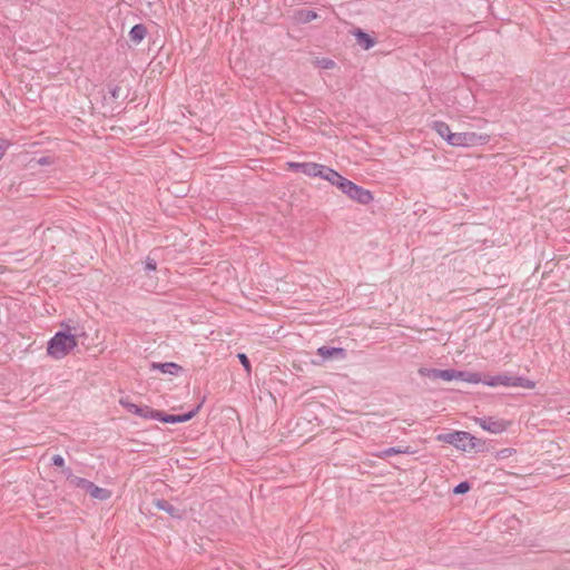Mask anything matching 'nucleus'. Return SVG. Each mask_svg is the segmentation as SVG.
I'll return each instance as SVG.
<instances>
[{"instance_id": "1", "label": "nucleus", "mask_w": 570, "mask_h": 570, "mask_svg": "<svg viewBox=\"0 0 570 570\" xmlns=\"http://www.w3.org/2000/svg\"><path fill=\"white\" fill-rule=\"evenodd\" d=\"M78 334L57 332L48 342L47 353L56 360L63 358L77 346Z\"/></svg>"}, {"instance_id": "2", "label": "nucleus", "mask_w": 570, "mask_h": 570, "mask_svg": "<svg viewBox=\"0 0 570 570\" xmlns=\"http://www.w3.org/2000/svg\"><path fill=\"white\" fill-rule=\"evenodd\" d=\"M483 384L488 386H514V387H523L528 390H532L535 387V382L522 376H512L508 374H498V375H484Z\"/></svg>"}, {"instance_id": "3", "label": "nucleus", "mask_w": 570, "mask_h": 570, "mask_svg": "<svg viewBox=\"0 0 570 570\" xmlns=\"http://www.w3.org/2000/svg\"><path fill=\"white\" fill-rule=\"evenodd\" d=\"M438 441L448 443L461 451H468L469 444L475 436L465 431H453L449 433L439 434Z\"/></svg>"}, {"instance_id": "4", "label": "nucleus", "mask_w": 570, "mask_h": 570, "mask_svg": "<svg viewBox=\"0 0 570 570\" xmlns=\"http://www.w3.org/2000/svg\"><path fill=\"white\" fill-rule=\"evenodd\" d=\"M288 167L291 170L296 173H302L308 177H320L323 179L325 176V170H327V166L317 164V163H288Z\"/></svg>"}, {"instance_id": "5", "label": "nucleus", "mask_w": 570, "mask_h": 570, "mask_svg": "<svg viewBox=\"0 0 570 570\" xmlns=\"http://www.w3.org/2000/svg\"><path fill=\"white\" fill-rule=\"evenodd\" d=\"M474 420L484 431L493 434H500L504 432L510 424L509 422L502 419H497L494 416L475 417Z\"/></svg>"}, {"instance_id": "6", "label": "nucleus", "mask_w": 570, "mask_h": 570, "mask_svg": "<svg viewBox=\"0 0 570 570\" xmlns=\"http://www.w3.org/2000/svg\"><path fill=\"white\" fill-rule=\"evenodd\" d=\"M343 194L361 205H367L373 200V195L368 189H365L353 181H351Z\"/></svg>"}, {"instance_id": "7", "label": "nucleus", "mask_w": 570, "mask_h": 570, "mask_svg": "<svg viewBox=\"0 0 570 570\" xmlns=\"http://www.w3.org/2000/svg\"><path fill=\"white\" fill-rule=\"evenodd\" d=\"M200 406L202 404H198L196 407L184 414H167L164 411L158 410V415L156 416V420L163 423L170 424L184 423L191 420L198 413Z\"/></svg>"}, {"instance_id": "8", "label": "nucleus", "mask_w": 570, "mask_h": 570, "mask_svg": "<svg viewBox=\"0 0 570 570\" xmlns=\"http://www.w3.org/2000/svg\"><path fill=\"white\" fill-rule=\"evenodd\" d=\"M120 403L132 414H136L146 420H156L158 410L151 409L148 405H137L130 402L120 401Z\"/></svg>"}, {"instance_id": "9", "label": "nucleus", "mask_w": 570, "mask_h": 570, "mask_svg": "<svg viewBox=\"0 0 570 570\" xmlns=\"http://www.w3.org/2000/svg\"><path fill=\"white\" fill-rule=\"evenodd\" d=\"M419 374L421 376H425L432 380H443V381H452L454 380V370L453 368H446V370H439V368H428V367H420Z\"/></svg>"}, {"instance_id": "10", "label": "nucleus", "mask_w": 570, "mask_h": 570, "mask_svg": "<svg viewBox=\"0 0 570 570\" xmlns=\"http://www.w3.org/2000/svg\"><path fill=\"white\" fill-rule=\"evenodd\" d=\"M323 179L327 180L333 186H336L342 193H344V190L351 184L350 179L343 177L341 174H338L336 170L330 167L327 168V170H325V176L323 177Z\"/></svg>"}, {"instance_id": "11", "label": "nucleus", "mask_w": 570, "mask_h": 570, "mask_svg": "<svg viewBox=\"0 0 570 570\" xmlns=\"http://www.w3.org/2000/svg\"><path fill=\"white\" fill-rule=\"evenodd\" d=\"M479 136L475 132H455L451 138V146H472L478 142Z\"/></svg>"}, {"instance_id": "12", "label": "nucleus", "mask_w": 570, "mask_h": 570, "mask_svg": "<svg viewBox=\"0 0 570 570\" xmlns=\"http://www.w3.org/2000/svg\"><path fill=\"white\" fill-rule=\"evenodd\" d=\"M150 371H160L164 374L169 375H178L180 372H183V367L174 362H166V363H157L153 362L150 364Z\"/></svg>"}, {"instance_id": "13", "label": "nucleus", "mask_w": 570, "mask_h": 570, "mask_svg": "<svg viewBox=\"0 0 570 570\" xmlns=\"http://www.w3.org/2000/svg\"><path fill=\"white\" fill-rule=\"evenodd\" d=\"M153 504L157 509L168 513L174 519H181L183 518V514H184L183 511L180 509L176 508L175 505H173L171 503H169L165 499H155L153 501Z\"/></svg>"}, {"instance_id": "14", "label": "nucleus", "mask_w": 570, "mask_h": 570, "mask_svg": "<svg viewBox=\"0 0 570 570\" xmlns=\"http://www.w3.org/2000/svg\"><path fill=\"white\" fill-rule=\"evenodd\" d=\"M454 380H460L462 382L472 384L483 383V376L481 373L469 371L454 370Z\"/></svg>"}, {"instance_id": "15", "label": "nucleus", "mask_w": 570, "mask_h": 570, "mask_svg": "<svg viewBox=\"0 0 570 570\" xmlns=\"http://www.w3.org/2000/svg\"><path fill=\"white\" fill-rule=\"evenodd\" d=\"M317 355L322 356L324 360L328 358H343L346 355V352L342 347H332V346H321L317 348Z\"/></svg>"}, {"instance_id": "16", "label": "nucleus", "mask_w": 570, "mask_h": 570, "mask_svg": "<svg viewBox=\"0 0 570 570\" xmlns=\"http://www.w3.org/2000/svg\"><path fill=\"white\" fill-rule=\"evenodd\" d=\"M354 36L356 38L357 43L364 49L368 50L376 43L375 39L370 36L367 32L362 29H356L354 31Z\"/></svg>"}, {"instance_id": "17", "label": "nucleus", "mask_w": 570, "mask_h": 570, "mask_svg": "<svg viewBox=\"0 0 570 570\" xmlns=\"http://www.w3.org/2000/svg\"><path fill=\"white\" fill-rule=\"evenodd\" d=\"M147 35V27L142 23L135 24L129 31V39L135 45H139Z\"/></svg>"}, {"instance_id": "18", "label": "nucleus", "mask_w": 570, "mask_h": 570, "mask_svg": "<svg viewBox=\"0 0 570 570\" xmlns=\"http://www.w3.org/2000/svg\"><path fill=\"white\" fill-rule=\"evenodd\" d=\"M432 128L443 138L448 141V144H451V138L453 137V134L449 127V125L444 121H434L432 125Z\"/></svg>"}, {"instance_id": "19", "label": "nucleus", "mask_w": 570, "mask_h": 570, "mask_svg": "<svg viewBox=\"0 0 570 570\" xmlns=\"http://www.w3.org/2000/svg\"><path fill=\"white\" fill-rule=\"evenodd\" d=\"M88 493L90 494L91 498L100 500V501H106L111 497L110 490L105 489V488H99L94 482H92Z\"/></svg>"}, {"instance_id": "20", "label": "nucleus", "mask_w": 570, "mask_h": 570, "mask_svg": "<svg viewBox=\"0 0 570 570\" xmlns=\"http://www.w3.org/2000/svg\"><path fill=\"white\" fill-rule=\"evenodd\" d=\"M317 18H318V13L314 10L305 9V10L298 11V13H297V20L301 23H308Z\"/></svg>"}, {"instance_id": "21", "label": "nucleus", "mask_w": 570, "mask_h": 570, "mask_svg": "<svg viewBox=\"0 0 570 570\" xmlns=\"http://www.w3.org/2000/svg\"><path fill=\"white\" fill-rule=\"evenodd\" d=\"M402 453H413V451L410 450V446H405V448L392 446V448H387V449L383 450L381 456L387 458V456H391L394 454H402Z\"/></svg>"}, {"instance_id": "22", "label": "nucleus", "mask_w": 570, "mask_h": 570, "mask_svg": "<svg viewBox=\"0 0 570 570\" xmlns=\"http://www.w3.org/2000/svg\"><path fill=\"white\" fill-rule=\"evenodd\" d=\"M91 484H92L91 481H89V480H87L85 478H80V476H76L75 479H71V483H70V485H72L75 488L82 489L86 492L89 491Z\"/></svg>"}, {"instance_id": "23", "label": "nucleus", "mask_w": 570, "mask_h": 570, "mask_svg": "<svg viewBox=\"0 0 570 570\" xmlns=\"http://www.w3.org/2000/svg\"><path fill=\"white\" fill-rule=\"evenodd\" d=\"M315 65L322 69H333L335 67V62L330 58H317Z\"/></svg>"}, {"instance_id": "24", "label": "nucleus", "mask_w": 570, "mask_h": 570, "mask_svg": "<svg viewBox=\"0 0 570 570\" xmlns=\"http://www.w3.org/2000/svg\"><path fill=\"white\" fill-rule=\"evenodd\" d=\"M471 489V484L469 481H462L458 485L454 487L453 493L454 494H464L469 492Z\"/></svg>"}, {"instance_id": "25", "label": "nucleus", "mask_w": 570, "mask_h": 570, "mask_svg": "<svg viewBox=\"0 0 570 570\" xmlns=\"http://www.w3.org/2000/svg\"><path fill=\"white\" fill-rule=\"evenodd\" d=\"M485 448V441L475 438V440H472L469 444V450H475L476 452L484 451Z\"/></svg>"}, {"instance_id": "26", "label": "nucleus", "mask_w": 570, "mask_h": 570, "mask_svg": "<svg viewBox=\"0 0 570 570\" xmlns=\"http://www.w3.org/2000/svg\"><path fill=\"white\" fill-rule=\"evenodd\" d=\"M237 357L240 362V364L243 365V367L245 368V371L247 373H250L252 371V365H250V361L249 358L247 357V355L245 353H238L237 354Z\"/></svg>"}, {"instance_id": "27", "label": "nucleus", "mask_w": 570, "mask_h": 570, "mask_svg": "<svg viewBox=\"0 0 570 570\" xmlns=\"http://www.w3.org/2000/svg\"><path fill=\"white\" fill-rule=\"evenodd\" d=\"M109 94L112 99H118L121 95V88L118 85H108Z\"/></svg>"}, {"instance_id": "28", "label": "nucleus", "mask_w": 570, "mask_h": 570, "mask_svg": "<svg viewBox=\"0 0 570 570\" xmlns=\"http://www.w3.org/2000/svg\"><path fill=\"white\" fill-rule=\"evenodd\" d=\"M514 452H515L514 449L505 448V449L500 450L497 453V456L500 458V459H507V458L511 456L512 453H514Z\"/></svg>"}, {"instance_id": "29", "label": "nucleus", "mask_w": 570, "mask_h": 570, "mask_svg": "<svg viewBox=\"0 0 570 570\" xmlns=\"http://www.w3.org/2000/svg\"><path fill=\"white\" fill-rule=\"evenodd\" d=\"M51 463L55 466L63 468L65 466V459L60 454H55L51 458Z\"/></svg>"}, {"instance_id": "30", "label": "nucleus", "mask_w": 570, "mask_h": 570, "mask_svg": "<svg viewBox=\"0 0 570 570\" xmlns=\"http://www.w3.org/2000/svg\"><path fill=\"white\" fill-rule=\"evenodd\" d=\"M145 268L147 271H156V268H157L156 259H154V258L148 256L147 259H146V263H145Z\"/></svg>"}, {"instance_id": "31", "label": "nucleus", "mask_w": 570, "mask_h": 570, "mask_svg": "<svg viewBox=\"0 0 570 570\" xmlns=\"http://www.w3.org/2000/svg\"><path fill=\"white\" fill-rule=\"evenodd\" d=\"M62 473L65 474V476H66V479H67V481H68L69 483H71V479H75V478L77 476V475H75V474L72 473V470H71L70 468H65V466H63V469H62Z\"/></svg>"}, {"instance_id": "32", "label": "nucleus", "mask_w": 570, "mask_h": 570, "mask_svg": "<svg viewBox=\"0 0 570 570\" xmlns=\"http://www.w3.org/2000/svg\"><path fill=\"white\" fill-rule=\"evenodd\" d=\"M7 148H8L7 140L0 138V159L3 157Z\"/></svg>"}, {"instance_id": "33", "label": "nucleus", "mask_w": 570, "mask_h": 570, "mask_svg": "<svg viewBox=\"0 0 570 570\" xmlns=\"http://www.w3.org/2000/svg\"><path fill=\"white\" fill-rule=\"evenodd\" d=\"M40 165H48L50 164L49 157H42L39 159Z\"/></svg>"}]
</instances>
